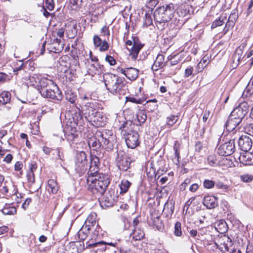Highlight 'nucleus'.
I'll use <instances>...</instances> for the list:
<instances>
[{"instance_id": "nucleus-1", "label": "nucleus", "mask_w": 253, "mask_h": 253, "mask_svg": "<svg viewBox=\"0 0 253 253\" xmlns=\"http://www.w3.org/2000/svg\"><path fill=\"white\" fill-rule=\"evenodd\" d=\"M105 86L112 94L121 99L125 96L127 90V86L124 82V79L113 74H107L104 76Z\"/></svg>"}, {"instance_id": "nucleus-2", "label": "nucleus", "mask_w": 253, "mask_h": 253, "mask_svg": "<svg viewBox=\"0 0 253 253\" xmlns=\"http://www.w3.org/2000/svg\"><path fill=\"white\" fill-rule=\"evenodd\" d=\"M36 87L43 98L59 101L63 99L61 91L52 80L42 78Z\"/></svg>"}, {"instance_id": "nucleus-3", "label": "nucleus", "mask_w": 253, "mask_h": 253, "mask_svg": "<svg viewBox=\"0 0 253 253\" xmlns=\"http://www.w3.org/2000/svg\"><path fill=\"white\" fill-rule=\"evenodd\" d=\"M86 182L88 189L94 194L102 195L106 190L110 180L108 175L100 174L93 178H87Z\"/></svg>"}, {"instance_id": "nucleus-4", "label": "nucleus", "mask_w": 253, "mask_h": 253, "mask_svg": "<svg viewBox=\"0 0 253 253\" xmlns=\"http://www.w3.org/2000/svg\"><path fill=\"white\" fill-rule=\"evenodd\" d=\"M174 7L172 3L157 8L154 12L155 20L160 23H166L173 16Z\"/></svg>"}, {"instance_id": "nucleus-5", "label": "nucleus", "mask_w": 253, "mask_h": 253, "mask_svg": "<svg viewBox=\"0 0 253 253\" xmlns=\"http://www.w3.org/2000/svg\"><path fill=\"white\" fill-rule=\"evenodd\" d=\"M214 243L223 253H242L240 250L235 248L231 239L225 235L218 237Z\"/></svg>"}, {"instance_id": "nucleus-6", "label": "nucleus", "mask_w": 253, "mask_h": 253, "mask_svg": "<svg viewBox=\"0 0 253 253\" xmlns=\"http://www.w3.org/2000/svg\"><path fill=\"white\" fill-rule=\"evenodd\" d=\"M96 136L100 137L102 143V147L107 151H111L114 147L116 143V137L111 130H104L102 132L96 133Z\"/></svg>"}, {"instance_id": "nucleus-7", "label": "nucleus", "mask_w": 253, "mask_h": 253, "mask_svg": "<svg viewBox=\"0 0 253 253\" xmlns=\"http://www.w3.org/2000/svg\"><path fill=\"white\" fill-rule=\"evenodd\" d=\"M132 41H127L126 43V48L129 51V56L131 57L132 60H135L144 45L141 43L137 37H132Z\"/></svg>"}, {"instance_id": "nucleus-8", "label": "nucleus", "mask_w": 253, "mask_h": 253, "mask_svg": "<svg viewBox=\"0 0 253 253\" xmlns=\"http://www.w3.org/2000/svg\"><path fill=\"white\" fill-rule=\"evenodd\" d=\"M106 118L103 114L95 111L89 114L88 120L95 127H103L105 125Z\"/></svg>"}, {"instance_id": "nucleus-9", "label": "nucleus", "mask_w": 253, "mask_h": 253, "mask_svg": "<svg viewBox=\"0 0 253 253\" xmlns=\"http://www.w3.org/2000/svg\"><path fill=\"white\" fill-rule=\"evenodd\" d=\"M248 108L247 102H242L233 109L230 115L242 121L244 116L248 113Z\"/></svg>"}, {"instance_id": "nucleus-10", "label": "nucleus", "mask_w": 253, "mask_h": 253, "mask_svg": "<svg viewBox=\"0 0 253 253\" xmlns=\"http://www.w3.org/2000/svg\"><path fill=\"white\" fill-rule=\"evenodd\" d=\"M234 141L233 140H230L219 146L217 149V153L222 156H229L234 152Z\"/></svg>"}, {"instance_id": "nucleus-11", "label": "nucleus", "mask_w": 253, "mask_h": 253, "mask_svg": "<svg viewBox=\"0 0 253 253\" xmlns=\"http://www.w3.org/2000/svg\"><path fill=\"white\" fill-rule=\"evenodd\" d=\"M117 199L115 191L109 190L101 198V204L105 207H112L116 202Z\"/></svg>"}, {"instance_id": "nucleus-12", "label": "nucleus", "mask_w": 253, "mask_h": 253, "mask_svg": "<svg viewBox=\"0 0 253 253\" xmlns=\"http://www.w3.org/2000/svg\"><path fill=\"white\" fill-rule=\"evenodd\" d=\"M117 243L105 242L104 241L96 242L93 244L95 246H103L101 248V251L107 252V253H119L118 248L117 247Z\"/></svg>"}, {"instance_id": "nucleus-13", "label": "nucleus", "mask_w": 253, "mask_h": 253, "mask_svg": "<svg viewBox=\"0 0 253 253\" xmlns=\"http://www.w3.org/2000/svg\"><path fill=\"white\" fill-rule=\"evenodd\" d=\"M125 140L127 146L131 149H134L140 144L139 135L137 132H131L126 136Z\"/></svg>"}, {"instance_id": "nucleus-14", "label": "nucleus", "mask_w": 253, "mask_h": 253, "mask_svg": "<svg viewBox=\"0 0 253 253\" xmlns=\"http://www.w3.org/2000/svg\"><path fill=\"white\" fill-rule=\"evenodd\" d=\"M239 145L244 152H249L252 147V139L247 135H242L239 139Z\"/></svg>"}, {"instance_id": "nucleus-15", "label": "nucleus", "mask_w": 253, "mask_h": 253, "mask_svg": "<svg viewBox=\"0 0 253 253\" xmlns=\"http://www.w3.org/2000/svg\"><path fill=\"white\" fill-rule=\"evenodd\" d=\"M93 41L94 47L99 48L100 51L103 52L108 49L109 45L106 40L102 41L98 36L95 35L93 37Z\"/></svg>"}, {"instance_id": "nucleus-16", "label": "nucleus", "mask_w": 253, "mask_h": 253, "mask_svg": "<svg viewBox=\"0 0 253 253\" xmlns=\"http://www.w3.org/2000/svg\"><path fill=\"white\" fill-rule=\"evenodd\" d=\"M203 204L207 209H214L218 206V199L213 196H205L203 200Z\"/></svg>"}, {"instance_id": "nucleus-17", "label": "nucleus", "mask_w": 253, "mask_h": 253, "mask_svg": "<svg viewBox=\"0 0 253 253\" xmlns=\"http://www.w3.org/2000/svg\"><path fill=\"white\" fill-rule=\"evenodd\" d=\"M241 122L242 121L239 119H238L229 115L225 124L226 130L228 131H233L240 125Z\"/></svg>"}, {"instance_id": "nucleus-18", "label": "nucleus", "mask_w": 253, "mask_h": 253, "mask_svg": "<svg viewBox=\"0 0 253 253\" xmlns=\"http://www.w3.org/2000/svg\"><path fill=\"white\" fill-rule=\"evenodd\" d=\"M88 145L91 149V151H95L97 154L98 149L102 146V143L100 137L97 138L96 136L90 137L87 141Z\"/></svg>"}, {"instance_id": "nucleus-19", "label": "nucleus", "mask_w": 253, "mask_h": 253, "mask_svg": "<svg viewBox=\"0 0 253 253\" xmlns=\"http://www.w3.org/2000/svg\"><path fill=\"white\" fill-rule=\"evenodd\" d=\"M253 154L252 152L243 153L239 157L241 163L245 166H250L253 164Z\"/></svg>"}, {"instance_id": "nucleus-20", "label": "nucleus", "mask_w": 253, "mask_h": 253, "mask_svg": "<svg viewBox=\"0 0 253 253\" xmlns=\"http://www.w3.org/2000/svg\"><path fill=\"white\" fill-rule=\"evenodd\" d=\"M145 234L141 228H133L132 231L129 235V238L131 239V242L140 241L144 237Z\"/></svg>"}, {"instance_id": "nucleus-21", "label": "nucleus", "mask_w": 253, "mask_h": 253, "mask_svg": "<svg viewBox=\"0 0 253 253\" xmlns=\"http://www.w3.org/2000/svg\"><path fill=\"white\" fill-rule=\"evenodd\" d=\"M165 56L162 54H158L156 58V60L151 67V69L153 71H158L165 65Z\"/></svg>"}, {"instance_id": "nucleus-22", "label": "nucleus", "mask_w": 253, "mask_h": 253, "mask_svg": "<svg viewBox=\"0 0 253 253\" xmlns=\"http://www.w3.org/2000/svg\"><path fill=\"white\" fill-rule=\"evenodd\" d=\"M133 126L134 125L131 122L126 121L122 124L120 127V129L121 130L123 135L127 136L131 132H135L132 130Z\"/></svg>"}, {"instance_id": "nucleus-23", "label": "nucleus", "mask_w": 253, "mask_h": 253, "mask_svg": "<svg viewBox=\"0 0 253 253\" xmlns=\"http://www.w3.org/2000/svg\"><path fill=\"white\" fill-rule=\"evenodd\" d=\"M253 81H252V79L249 82L247 86L244 91L242 96L244 98H246L247 100L252 101V97L253 94Z\"/></svg>"}, {"instance_id": "nucleus-24", "label": "nucleus", "mask_w": 253, "mask_h": 253, "mask_svg": "<svg viewBox=\"0 0 253 253\" xmlns=\"http://www.w3.org/2000/svg\"><path fill=\"white\" fill-rule=\"evenodd\" d=\"M174 204L172 201L167 202L164 206L163 213L167 217H170L173 213Z\"/></svg>"}, {"instance_id": "nucleus-25", "label": "nucleus", "mask_w": 253, "mask_h": 253, "mask_svg": "<svg viewBox=\"0 0 253 253\" xmlns=\"http://www.w3.org/2000/svg\"><path fill=\"white\" fill-rule=\"evenodd\" d=\"M131 160L128 157L123 158L118 162V167L120 169L123 171H126L130 167Z\"/></svg>"}, {"instance_id": "nucleus-26", "label": "nucleus", "mask_w": 253, "mask_h": 253, "mask_svg": "<svg viewBox=\"0 0 253 253\" xmlns=\"http://www.w3.org/2000/svg\"><path fill=\"white\" fill-rule=\"evenodd\" d=\"M139 71L135 68H127L126 77L131 81L135 80L138 77Z\"/></svg>"}, {"instance_id": "nucleus-27", "label": "nucleus", "mask_w": 253, "mask_h": 253, "mask_svg": "<svg viewBox=\"0 0 253 253\" xmlns=\"http://www.w3.org/2000/svg\"><path fill=\"white\" fill-rule=\"evenodd\" d=\"M90 230L91 229L90 227H88V225H84L78 232L79 238L80 240H84L88 236Z\"/></svg>"}, {"instance_id": "nucleus-28", "label": "nucleus", "mask_w": 253, "mask_h": 253, "mask_svg": "<svg viewBox=\"0 0 253 253\" xmlns=\"http://www.w3.org/2000/svg\"><path fill=\"white\" fill-rule=\"evenodd\" d=\"M47 189L53 194H56L59 190V186L56 181L54 179L48 180Z\"/></svg>"}, {"instance_id": "nucleus-29", "label": "nucleus", "mask_w": 253, "mask_h": 253, "mask_svg": "<svg viewBox=\"0 0 253 253\" xmlns=\"http://www.w3.org/2000/svg\"><path fill=\"white\" fill-rule=\"evenodd\" d=\"M11 94L9 92L3 91L0 94V105H3L10 102Z\"/></svg>"}, {"instance_id": "nucleus-30", "label": "nucleus", "mask_w": 253, "mask_h": 253, "mask_svg": "<svg viewBox=\"0 0 253 253\" xmlns=\"http://www.w3.org/2000/svg\"><path fill=\"white\" fill-rule=\"evenodd\" d=\"M227 16L226 14H222L219 17L216 19L211 24V28L214 29L217 27L222 26L226 21Z\"/></svg>"}, {"instance_id": "nucleus-31", "label": "nucleus", "mask_w": 253, "mask_h": 253, "mask_svg": "<svg viewBox=\"0 0 253 253\" xmlns=\"http://www.w3.org/2000/svg\"><path fill=\"white\" fill-rule=\"evenodd\" d=\"M180 144L178 141H175L173 146L175 157L173 159V161L174 163L177 165L179 164L180 153L179 150L180 149Z\"/></svg>"}, {"instance_id": "nucleus-32", "label": "nucleus", "mask_w": 253, "mask_h": 253, "mask_svg": "<svg viewBox=\"0 0 253 253\" xmlns=\"http://www.w3.org/2000/svg\"><path fill=\"white\" fill-rule=\"evenodd\" d=\"M96 214L95 212L91 213L87 216L84 225H88V227H90V229H91V227H93L96 223Z\"/></svg>"}, {"instance_id": "nucleus-33", "label": "nucleus", "mask_w": 253, "mask_h": 253, "mask_svg": "<svg viewBox=\"0 0 253 253\" xmlns=\"http://www.w3.org/2000/svg\"><path fill=\"white\" fill-rule=\"evenodd\" d=\"M75 170L80 176L84 174L87 169V164L82 163H75Z\"/></svg>"}, {"instance_id": "nucleus-34", "label": "nucleus", "mask_w": 253, "mask_h": 253, "mask_svg": "<svg viewBox=\"0 0 253 253\" xmlns=\"http://www.w3.org/2000/svg\"><path fill=\"white\" fill-rule=\"evenodd\" d=\"M131 183L126 179H123L119 184L120 193H126L128 190Z\"/></svg>"}, {"instance_id": "nucleus-35", "label": "nucleus", "mask_w": 253, "mask_h": 253, "mask_svg": "<svg viewBox=\"0 0 253 253\" xmlns=\"http://www.w3.org/2000/svg\"><path fill=\"white\" fill-rule=\"evenodd\" d=\"M75 163H82L87 164L86 155L84 151H81L77 153Z\"/></svg>"}, {"instance_id": "nucleus-36", "label": "nucleus", "mask_w": 253, "mask_h": 253, "mask_svg": "<svg viewBox=\"0 0 253 253\" xmlns=\"http://www.w3.org/2000/svg\"><path fill=\"white\" fill-rule=\"evenodd\" d=\"M99 167H94L90 166L87 172L88 176L87 178H95V176L100 174H104L102 173H99Z\"/></svg>"}, {"instance_id": "nucleus-37", "label": "nucleus", "mask_w": 253, "mask_h": 253, "mask_svg": "<svg viewBox=\"0 0 253 253\" xmlns=\"http://www.w3.org/2000/svg\"><path fill=\"white\" fill-rule=\"evenodd\" d=\"M189 6L188 5H182L179 8L177 13L181 17H184L190 13Z\"/></svg>"}, {"instance_id": "nucleus-38", "label": "nucleus", "mask_w": 253, "mask_h": 253, "mask_svg": "<svg viewBox=\"0 0 253 253\" xmlns=\"http://www.w3.org/2000/svg\"><path fill=\"white\" fill-rule=\"evenodd\" d=\"M16 209L10 206L9 205H6L2 210V212L5 215H13L16 212Z\"/></svg>"}, {"instance_id": "nucleus-39", "label": "nucleus", "mask_w": 253, "mask_h": 253, "mask_svg": "<svg viewBox=\"0 0 253 253\" xmlns=\"http://www.w3.org/2000/svg\"><path fill=\"white\" fill-rule=\"evenodd\" d=\"M137 121L139 123V125L144 124L147 119V115L144 110H140L136 115Z\"/></svg>"}, {"instance_id": "nucleus-40", "label": "nucleus", "mask_w": 253, "mask_h": 253, "mask_svg": "<svg viewBox=\"0 0 253 253\" xmlns=\"http://www.w3.org/2000/svg\"><path fill=\"white\" fill-rule=\"evenodd\" d=\"M243 51L240 47H238L233 56V62L237 61L239 62L242 58Z\"/></svg>"}, {"instance_id": "nucleus-41", "label": "nucleus", "mask_w": 253, "mask_h": 253, "mask_svg": "<svg viewBox=\"0 0 253 253\" xmlns=\"http://www.w3.org/2000/svg\"><path fill=\"white\" fill-rule=\"evenodd\" d=\"M152 14L151 12L147 11L146 12L145 14V18L144 21L143 23V25L148 27L151 24H152L153 23V19L152 17Z\"/></svg>"}, {"instance_id": "nucleus-42", "label": "nucleus", "mask_w": 253, "mask_h": 253, "mask_svg": "<svg viewBox=\"0 0 253 253\" xmlns=\"http://www.w3.org/2000/svg\"><path fill=\"white\" fill-rule=\"evenodd\" d=\"M74 124L76 125L81 126L83 123V117L80 112H76L73 117Z\"/></svg>"}, {"instance_id": "nucleus-43", "label": "nucleus", "mask_w": 253, "mask_h": 253, "mask_svg": "<svg viewBox=\"0 0 253 253\" xmlns=\"http://www.w3.org/2000/svg\"><path fill=\"white\" fill-rule=\"evenodd\" d=\"M100 67L99 65L97 64L95 65L94 64H92L88 68V71L90 74H96L100 73Z\"/></svg>"}, {"instance_id": "nucleus-44", "label": "nucleus", "mask_w": 253, "mask_h": 253, "mask_svg": "<svg viewBox=\"0 0 253 253\" xmlns=\"http://www.w3.org/2000/svg\"><path fill=\"white\" fill-rule=\"evenodd\" d=\"M158 0H149L146 3V6L149 9V12H153V10L158 3Z\"/></svg>"}, {"instance_id": "nucleus-45", "label": "nucleus", "mask_w": 253, "mask_h": 253, "mask_svg": "<svg viewBox=\"0 0 253 253\" xmlns=\"http://www.w3.org/2000/svg\"><path fill=\"white\" fill-rule=\"evenodd\" d=\"M178 118V116L171 115L170 116L167 117V124L170 126H172L174 124H175Z\"/></svg>"}, {"instance_id": "nucleus-46", "label": "nucleus", "mask_w": 253, "mask_h": 253, "mask_svg": "<svg viewBox=\"0 0 253 253\" xmlns=\"http://www.w3.org/2000/svg\"><path fill=\"white\" fill-rule=\"evenodd\" d=\"M126 102H131L135 104H142L144 101L142 98H136L133 96H126Z\"/></svg>"}, {"instance_id": "nucleus-47", "label": "nucleus", "mask_w": 253, "mask_h": 253, "mask_svg": "<svg viewBox=\"0 0 253 253\" xmlns=\"http://www.w3.org/2000/svg\"><path fill=\"white\" fill-rule=\"evenodd\" d=\"M99 159L95 155H90V166L99 167Z\"/></svg>"}, {"instance_id": "nucleus-48", "label": "nucleus", "mask_w": 253, "mask_h": 253, "mask_svg": "<svg viewBox=\"0 0 253 253\" xmlns=\"http://www.w3.org/2000/svg\"><path fill=\"white\" fill-rule=\"evenodd\" d=\"M215 186L216 188L221 189L224 192H227L229 190V186L226 184H224L220 181H218L215 182Z\"/></svg>"}, {"instance_id": "nucleus-49", "label": "nucleus", "mask_w": 253, "mask_h": 253, "mask_svg": "<svg viewBox=\"0 0 253 253\" xmlns=\"http://www.w3.org/2000/svg\"><path fill=\"white\" fill-rule=\"evenodd\" d=\"M174 234L176 236H180L182 235L181 224L180 222H176L174 225Z\"/></svg>"}, {"instance_id": "nucleus-50", "label": "nucleus", "mask_w": 253, "mask_h": 253, "mask_svg": "<svg viewBox=\"0 0 253 253\" xmlns=\"http://www.w3.org/2000/svg\"><path fill=\"white\" fill-rule=\"evenodd\" d=\"M152 221L153 224L155 225L158 229H160L162 227L163 223L162 220H161L159 216H157L156 217H153Z\"/></svg>"}, {"instance_id": "nucleus-51", "label": "nucleus", "mask_w": 253, "mask_h": 253, "mask_svg": "<svg viewBox=\"0 0 253 253\" xmlns=\"http://www.w3.org/2000/svg\"><path fill=\"white\" fill-rule=\"evenodd\" d=\"M121 3H122L121 6L122 10L126 11L130 9V3L128 0H123Z\"/></svg>"}, {"instance_id": "nucleus-52", "label": "nucleus", "mask_w": 253, "mask_h": 253, "mask_svg": "<svg viewBox=\"0 0 253 253\" xmlns=\"http://www.w3.org/2000/svg\"><path fill=\"white\" fill-rule=\"evenodd\" d=\"M235 24V22L234 21H232L229 19L226 22L225 26L223 28V32L224 34H226L229 31V29L231 28H233Z\"/></svg>"}, {"instance_id": "nucleus-53", "label": "nucleus", "mask_w": 253, "mask_h": 253, "mask_svg": "<svg viewBox=\"0 0 253 253\" xmlns=\"http://www.w3.org/2000/svg\"><path fill=\"white\" fill-rule=\"evenodd\" d=\"M215 185V182L211 180L205 179L203 182V186L206 189H211Z\"/></svg>"}, {"instance_id": "nucleus-54", "label": "nucleus", "mask_w": 253, "mask_h": 253, "mask_svg": "<svg viewBox=\"0 0 253 253\" xmlns=\"http://www.w3.org/2000/svg\"><path fill=\"white\" fill-rule=\"evenodd\" d=\"M240 178L242 181L246 183L251 182L253 179V176L248 174L241 175Z\"/></svg>"}, {"instance_id": "nucleus-55", "label": "nucleus", "mask_w": 253, "mask_h": 253, "mask_svg": "<svg viewBox=\"0 0 253 253\" xmlns=\"http://www.w3.org/2000/svg\"><path fill=\"white\" fill-rule=\"evenodd\" d=\"M208 163L211 166H214L217 164L216 157L214 155H211L208 157Z\"/></svg>"}, {"instance_id": "nucleus-56", "label": "nucleus", "mask_w": 253, "mask_h": 253, "mask_svg": "<svg viewBox=\"0 0 253 253\" xmlns=\"http://www.w3.org/2000/svg\"><path fill=\"white\" fill-rule=\"evenodd\" d=\"M238 18V13L237 12V9H234L233 10L231 13L230 14L228 19L232 21H234L236 23Z\"/></svg>"}, {"instance_id": "nucleus-57", "label": "nucleus", "mask_w": 253, "mask_h": 253, "mask_svg": "<svg viewBox=\"0 0 253 253\" xmlns=\"http://www.w3.org/2000/svg\"><path fill=\"white\" fill-rule=\"evenodd\" d=\"M66 99L72 104H75L76 100V96L73 93H68L66 94Z\"/></svg>"}, {"instance_id": "nucleus-58", "label": "nucleus", "mask_w": 253, "mask_h": 253, "mask_svg": "<svg viewBox=\"0 0 253 253\" xmlns=\"http://www.w3.org/2000/svg\"><path fill=\"white\" fill-rule=\"evenodd\" d=\"M194 68L193 67L188 66L185 70L184 77L187 78L191 76L193 72Z\"/></svg>"}, {"instance_id": "nucleus-59", "label": "nucleus", "mask_w": 253, "mask_h": 253, "mask_svg": "<svg viewBox=\"0 0 253 253\" xmlns=\"http://www.w3.org/2000/svg\"><path fill=\"white\" fill-rule=\"evenodd\" d=\"M83 0H70L73 8H76L81 5Z\"/></svg>"}, {"instance_id": "nucleus-60", "label": "nucleus", "mask_w": 253, "mask_h": 253, "mask_svg": "<svg viewBox=\"0 0 253 253\" xmlns=\"http://www.w3.org/2000/svg\"><path fill=\"white\" fill-rule=\"evenodd\" d=\"M45 5L49 10H52L54 8L53 0H46Z\"/></svg>"}, {"instance_id": "nucleus-61", "label": "nucleus", "mask_w": 253, "mask_h": 253, "mask_svg": "<svg viewBox=\"0 0 253 253\" xmlns=\"http://www.w3.org/2000/svg\"><path fill=\"white\" fill-rule=\"evenodd\" d=\"M105 60L111 66L114 65L116 64L115 59L112 56L110 55H107L106 56Z\"/></svg>"}, {"instance_id": "nucleus-62", "label": "nucleus", "mask_w": 253, "mask_h": 253, "mask_svg": "<svg viewBox=\"0 0 253 253\" xmlns=\"http://www.w3.org/2000/svg\"><path fill=\"white\" fill-rule=\"evenodd\" d=\"M169 64L171 66L176 65L180 61L179 59H177L176 56L171 57L170 59Z\"/></svg>"}, {"instance_id": "nucleus-63", "label": "nucleus", "mask_w": 253, "mask_h": 253, "mask_svg": "<svg viewBox=\"0 0 253 253\" xmlns=\"http://www.w3.org/2000/svg\"><path fill=\"white\" fill-rule=\"evenodd\" d=\"M65 136L67 139L69 141H73L75 139V138H76V137L77 136V134L71 132L70 133L66 134Z\"/></svg>"}, {"instance_id": "nucleus-64", "label": "nucleus", "mask_w": 253, "mask_h": 253, "mask_svg": "<svg viewBox=\"0 0 253 253\" xmlns=\"http://www.w3.org/2000/svg\"><path fill=\"white\" fill-rule=\"evenodd\" d=\"M55 152L56 154V157L55 158V159L63 161L64 156L62 153H60L59 148H57L55 150Z\"/></svg>"}]
</instances>
